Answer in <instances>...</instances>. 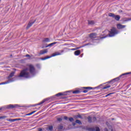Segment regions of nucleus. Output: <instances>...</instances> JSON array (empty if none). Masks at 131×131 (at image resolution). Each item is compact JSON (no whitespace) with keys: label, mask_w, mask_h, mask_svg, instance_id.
Masks as SVG:
<instances>
[{"label":"nucleus","mask_w":131,"mask_h":131,"mask_svg":"<svg viewBox=\"0 0 131 131\" xmlns=\"http://www.w3.org/2000/svg\"><path fill=\"white\" fill-rule=\"evenodd\" d=\"M35 74V68L34 66L32 64H27L25 68L22 70L18 76L19 78H29L31 75H34Z\"/></svg>","instance_id":"f257e3e1"},{"label":"nucleus","mask_w":131,"mask_h":131,"mask_svg":"<svg viewBox=\"0 0 131 131\" xmlns=\"http://www.w3.org/2000/svg\"><path fill=\"white\" fill-rule=\"evenodd\" d=\"M116 34H118V31L115 28L112 29L111 31L105 30L103 32V36H100V38H106V37H112V36H114Z\"/></svg>","instance_id":"f03ea898"},{"label":"nucleus","mask_w":131,"mask_h":131,"mask_svg":"<svg viewBox=\"0 0 131 131\" xmlns=\"http://www.w3.org/2000/svg\"><path fill=\"white\" fill-rule=\"evenodd\" d=\"M126 74H129V73H126L125 74H123L122 75L120 76V77H117L115 79H112V80L108 81V83H111V82H115V81H118L120 79V77L122 76V75H126Z\"/></svg>","instance_id":"7ed1b4c3"},{"label":"nucleus","mask_w":131,"mask_h":131,"mask_svg":"<svg viewBox=\"0 0 131 131\" xmlns=\"http://www.w3.org/2000/svg\"><path fill=\"white\" fill-rule=\"evenodd\" d=\"M63 53H64V50H60L59 52H55L51 56H50V57H51V58H52V57H55V56H60V55H62V54H63Z\"/></svg>","instance_id":"20e7f679"},{"label":"nucleus","mask_w":131,"mask_h":131,"mask_svg":"<svg viewBox=\"0 0 131 131\" xmlns=\"http://www.w3.org/2000/svg\"><path fill=\"white\" fill-rule=\"evenodd\" d=\"M64 129V126H63L62 124H59L56 127L55 130L57 131H63Z\"/></svg>","instance_id":"39448f33"},{"label":"nucleus","mask_w":131,"mask_h":131,"mask_svg":"<svg viewBox=\"0 0 131 131\" xmlns=\"http://www.w3.org/2000/svg\"><path fill=\"white\" fill-rule=\"evenodd\" d=\"M36 20H34L33 21H30L29 23V24H28V26H27V29H29V28H30V27H31V26H32V25H33V24H34V23H35Z\"/></svg>","instance_id":"423d86ee"},{"label":"nucleus","mask_w":131,"mask_h":131,"mask_svg":"<svg viewBox=\"0 0 131 131\" xmlns=\"http://www.w3.org/2000/svg\"><path fill=\"white\" fill-rule=\"evenodd\" d=\"M16 107V105L9 104L6 106V109H13Z\"/></svg>","instance_id":"0eeeda50"},{"label":"nucleus","mask_w":131,"mask_h":131,"mask_svg":"<svg viewBox=\"0 0 131 131\" xmlns=\"http://www.w3.org/2000/svg\"><path fill=\"white\" fill-rule=\"evenodd\" d=\"M117 27L118 29H122L123 28H125L126 26L125 25H122L121 24H118L117 25Z\"/></svg>","instance_id":"6e6552de"},{"label":"nucleus","mask_w":131,"mask_h":131,"mask_svg":"<svg viewBox=\"0 0 131 131\" xmlns=\"http://www.w3.org/2000/svg\"><path fill=\"white\" fill-rule=\"evenodd\" d=\"M83 89H85V90L83 91V93H84L85 94V93H88V92H89V91H90V90H92V88L91 87H84Z\"/></svg>","instance_id":"1a4fd4ad"},{"label":"nucleus","mask_w":131,"mask_h":131,"mask_svg":"<svg viewBox=\"0 0 131 131\" xmlns=\"http://www.w3.org/2000/svg\"><path fill=\"white\" fill-rule=\"evenodd\" d=\"M96 36H97V33H93L90 34V38H96Z\"/></svg>","instance_id":"9d476101"},{"label":"nucleus","mask_w":131,"mask_h":131,"mask_svg":"<svg viewBox=\"0 0 131 131\" xmlns=\"http://www.w3.org/2000/svg\"><path fill=\"white\" fill-rule=\"evenodd\" d=\"M48 53V50H41L40 51V55H43V54H47Z\"/></svg>","instance_id":"9b49d317"},{"label":"nucleus","mask_w":131,"mask_h":131,"mask_svg":"<svg viewBox=\"0 0 131 131\" xmlns=\"http://www.w3.org/2000/svg\"><path fill=\"white\" fill-rule=\"evenodd\" d=\"M42 42H50V38H45L42 39Z\"/></svg>","instance_id":"f8f14e48"},{"label":"nucleus","mask_w":131,"mask_h":131,"mask_svg":"<svg viewBox=\"0 0 131 131\" xmlns=\"http://www.w3.org/2000/svg\"><path fill=\"white\" fill-rule=\"evenodd\" d=\"M74 54L75 55V56H79V55H80V50H78L74 52Z\"/></svg>","instance_id":"ddd939ff"},{"label":"nucleus","mask_w":131,"mask_h":131,"mask_svg":"<svg viewBox=\"0 0 131 131\" xmlns=\"http://www.w3.org/2000/svg\"><path fill=\"white\" fill-rule=\"evenodd\" d=\"M115 20H116V21H119L120 19V16H119V15H115Z\"/></svg>","instance_id":"4468645a"},{"label":"nucleus","mask_w":131,"mask_h":131,"mask_svg":"<svg viewBox=\"0 0 131 131\" xmlns=\"http://www.w3.org/2000/svg\"><path fill=\"white\" fill-rule=\"evenodd\" d=\"M89 25H94L95 24V21L94 20H88Z\"/></svg>","instance_id":"2eb2a0df"},{"label":"nucleus","mask_w":131,"mask_h":131,"mask_svg":"<svg viewBox=\"0 0 131 131\" xmlns=\"http://www.w3.org/2000/svg\"><path fill=\"white\" fill-rule=\"evenodd\" d=\"M14 74H15V72H12L8 77V79L11 78V77H13Z\"/></svg>","instance_id":"dca6fc26"},{"label":"nucleus","mask_w":131,"mask_h":131,"mask_svg":"<svg viewBox=\"0 0 131 131\" xmlns=\"http://www.w3.org/2000/svg\"><path fill=\"white\" fill-rule=\"evenodd\" d=\"M56 43H57V42H54L53 43L49 44L46 47V48H49V47H53V46H54V45H56Z\"/></svg>","instance_id":"f3484780"},{"label":"nucleus","mask_w":131,"mask_h":131,"mask_svg":"<svg viewBox=\"0 0 131 131\" xmlns=\"http://www.w3.org/2000/svg\"><path fill=\"white\" fill-rule=\"evenodd\" d=\"M36 112V111H34L29 114H27L26 115V116H29L30 115H32V114H34V113H35Z\"/></svg>","instance_id":"a211bd4d"},{"label":"nucleus","mask_w":131,"mask_h":131,"mask_svg":"<svg viewBox=\"0 0 131 131\" xmlns=\"http://www.w3.org/2000/svg\"><path fill=\"white\" fill-rule=\"evenodd\" d=\"M11 82V81H7L5 82H1V84L2 85V84H8V83H10Z\"/></svg>","instance_id":"6ab92c4d"},{"label":"nucleus","mask_w":131,"mask_h":131,"mask_svg":"<svg viewBox=\"0 0 131 131\" xmlns=\"http://www.w3.org/2000/svg\"><path fill=\"white\" fill-rule=\"evenodd\" d=\"M109 17H113V18H114L115 17V14L112 13H108Z\"/></svg>","instance_id":"aec40b11"},{"label":"nucleus","mask_w":131,"mask_h":131,"mask_svg":"<svg viewBox=\"0 0 131 131\" xmlns=\"http://www.w3.org/2000/svg\"><path fill=\"white\" fill-rule=\"evenodd\" d=\"M50 58H51V56H47L46 57H43V58H41V60H47V59H50Z\"/></svg>","instance_id":"412c9836"},{"label":"nucleus","mask_w":131,"mask_h":131,"mask_svg":"<svg viewBox=\"0 0 131 131\" xmlns=\"http://www.w3.org/2000/svg\"><path fill=\"white\" fill-rule=\"evenodd\" d=\"M109 88H111V86L108 85H106L102 88V90H106V89H109Z\"/></svg>","instance_id":"4be33fe9"},{"label":"nucleus","mask_w":131,"mask_h":131,"mask_svg":"<svg viewBox=\"0 0 131 131\" xmlns=\"http://www.w3.org/2000/svg\"><path fill=\"white\" fill-rule=\"evenodd\" d=\"M46 101H47V99H44L42 101H41L40 102L38 103L37 105H41V104H43V103H45V102H46Z\"/></svg>","instance_id":"5701e85b"},{"label":"nucleus","mask_w":131,"mask_h":131,"mask_svg":"<svg viewBox=\"0 0 131 131\" xmlns=\"http://www.w3.org/2000/svg\"><path fill=\"white\" fill-rule=\"evenodd\" d=\"M79 93H80V91H79V90H75L73 92V94H79Z\"/></svg>","instance_id":"b1692460"},{"label":"nucleus","mask_w":131,"mask_h":131,"mask_svg":"<svg viewBox=\"0 0 131 131\" xmlns=\"http://www.w3.org/2000/svg\"><path fill=\"white\" fill-rule=\"evenodd\" d=\"M76 123H78V124H82L81 121L79 120H76Z\"/></svg>","instance_id":"393cba45"},{"label":"nucleus","mask_w":131,"mask_h":131,"mask_svg":"<svg viewBox=\"0 0 131 131\" xmlns=\"http://www.w3.org/2000/svg\"><path fill=\"white\" fill-rule=\"evenodd\" d=\"M53 126H49L48 127L49 130L52 131L53 130Z\"/></svg>","instance_id":"a878e982"},{"label":"nucleus","mask_w":131,"mask_h":131,"mask_svg":"<svg viewBox=\"0 0 131 131\" xmlns=\"http://www.w3.org/2000/svg\"><path fill=\"white\" fill-rule=\"evenodd\" d=\"M69 121H70L71 122H72V121H74V119H73V118H72V117L69 118Z\"/></svg>","instance_id":"bb28decb"},{"label":"nucleus","mask_w":131,"mask_h":131,"mask_svg":"<svg viewBox=\"0 0 131 131\" xmlns=\"http://www.w3.org/2000/svg\"><path fill=\"white\" fill-rule=\"evenodd\" d=\"M89 122H92V118L91 117H88V118Z\"/></svg>","instance_id":"cd10ccee"},{"label":"nucleus","mask_w":131,"mask_h":131,"mask_svg":"<svg viewBox=\"0 0 131 131\" xmlns=\"http://www.w3.org/2000/svg\"><path fill=\"white\" fill-rule=\"evenodd\" d=\"M96 131H100V128L98 127H95Z\"/></svg>","instance_id":"c85d7f7f"},{"label":"nucleus","mask_w":131,"mask_h":131,"mask_svg":"<svg viewBox=\"0 0 131 131\" xmlns=\"http://www.w3.org/2000/svg\"><path fill=\"white\" fill-rule=\"evenodd\" d=\"M63 95V94L61 93H59L57 94H56V96H62Z\"/></svg>","instance_id":"c756f323"},{"label":"nucleus","mask_w":131,"mask_h":131,"mask_svg":"<svg viewBox=\"0 0 131 131\" xmlns=\"http://www.w3.org/2000/svg\"><path fill=\"white\" fill-rule=\"evenodd\" d=\"M57 120H58V121H62V118H58L57 119Z\"/></svg>","instance_id":"7c9ffc66"},{"label":"nucleus","mask_w":131,"mask_h":131,"mask_svg":"<svg viewBox=\"0 0 131 131\" xmlns=\"http://www.w3.org/2000/svg\"><path fill=\"white\" fill-rule=\"evenodd\" d=\"M63 118L65 120H67L68 119V117L67 116H64Z\"/></svg>","instance_id":"2f4dec72"},{"label":"nucleus","mask_w":131,"mask_h":131,"mask_svg":"<svg viewBox=\"0 0 131 131\" xmlns=\"http://www.w3.org/2000/svg\"><path fill=\"white\" fill-rule=\"evenodd\" d=\"M113 93H110L105 96V97L107 98V97H108V96H110V95H112Z\"/></svg>","instance_id":"473e14b6"},{"label":"nucleus","mask_w":131,"mask_h":131,"mask_svg":"<svg viewBox=\"0 0 131 131\" xmlns=\"http://www.w3.org/2000/svg\"><path fill=\"white\" fill-rule=\"evenodd\" d=\"M15 120H11V121H15ZM16 120H21V119H17Z\"/></svg>","instance_id":"72a5a7b5"},{"label":"nucleus","mask_w":131,"mask_h":131,"mask_svg":"<svg viewBox=\"0 0 131 131\" xmlns=\"http://www.w3.org/2000/svg\"><path fill=\"white\" fill-rule=\"evenodd\" d=\"M81 48H82V46L77 47L76 49H77V50H79V49H81Z\"/></svg>","instance_id":"f704fd0d"},{"label":"nucleus","mask_w":131,"mask_h":131,"mask_svg":"<svg viewBox=\"0 0 131 131\" xmlns=\"http://www.w3.org/2000/svg\"><path fill=\"white\" fill-rule=\"evenodd\" d=\"M76 50H77V49L76 48H73L71 49V51H76Z\"/></svg>","instance_id":"c9c22d12"},{"label":"nucleus","mask_w":131,"mask_h":131,"mask_svg":"<svg viewBox=\"0 0 131 131\" xmlns=\"http://www.w3.org/2000/svg\"><path fill=\"white\" fill-rule=\"evenodd\" d=\"M25 57H29V58H30V55L29 54H27Z\"/></svg>","instance_id":"e433bc0d"},{"label":"nucleus","mask_w":131,"mask_h":131,"mask_svg":"<svg viewBox=\"0 0 131 131\" xmlns=\"http://www.w3.org/2000/svg\"><path fill=\"white\" fill-rule=\"evenodd\" d=\"M38 131H42V129L41 128H39L38 129Z\"/></svg>","instance_id":"4c0bfd02"},{"label":"nucleus","mask_w":131,"mask_h":131,"mask_svg":"<svg viewBox=\"0 0 131 131\" xmlns=\"http://www.w3.org/2000/svg\"><path fill=\"white\" fill-rule=\"evenodd\" d=\"M77 117H78V118H81V116L80 115H78Z\"/></svg>","instance_id":"58836bf2"},{"label":"nucleus","mask_w":131,"mask_h":131,"mask_svg":"<svg viewBox=\"0 0 131 131\" xmlns=\"http://www.w3.org/2000/svg\"><path fill=\"white\" fill-rule=\"evenodd\" d=\"M93 119L94 121H96V117H94Z\"/></svg>","instance_id":"ea45409f"},{"label":"nucleus","mask_w":131,"mask_h":131,"mask_svg":"<svg viewBox=\"0 0 131 131\" xmlns=\"http://www.w3.org/2000/svg\"><path fill=\"white\" fill-rule=\"evenodd\" d=\"M119 13H122V10H119Z\"/></svg>","instance_id":"a19ab883"},{"label":"nucleus","mask_w":131,"mask_h":131,"mask_svg":"<svg viewBox=\"0 0 131 131\" xmlns=\"http://www.w3.org/2000/svg\"><path fill=\"white\" fill-rule=\"evenodd\" d=\"M76 124L75 123H73V125L74 126Z\"/></svg>","instance_id":"79ce46f5"},{"label":"nucleus","mask_w":131,"mask_h":131,"mask_svg":"<svg viewBox=\"0 0 131 131\" xmlns=\"http://www.w3.org/2000/svg\"><path fill=\"white\" fill-rule=\"evenodd\" d=\"M104 130H105V131H108V129L105 128V129H104Z\"/></svg>","instance_id":"37998d69"},{"label":"nucleus","mask_w":131,"mask_h":131,"mask_svg":"<svg viewBox=\"0 0 131 131\" xmlns=\"http://www.w3.org/2000/svg\"><path fill=\"white\" fill-rule=\"evenodd\" d=\"M91 131H94V129H91Z\"/></svg>","instance_id":"c03bdc74"},{"label":"nucleus","mask_w":131,"mask_h":131,"mask_svg":"<svg viewBox=\"0 0 131 131\" xmlns=\"http://www.w3.org/2000/svg\"><path fill=\"white\" fill-rule=\"evenodd\" d=\"M85 46H89V43L86 44Z\"/></svg>","instance_id":"a18cd8bd"},{"label":"nucleus","mask_w":131,"mask_h":131,"mask_svg":"<svg viewBox=\"0 0 131 131\" xmlns=\"http://www.w3.org/2000/svg\"><path fill=\"white\" fill-rule=\"evenodd\" d=\"M0 110H2V108H0Z\"/></svg>","instance_id":"49530a36"},{"label":"nucleus","mask_w":131,"mask_h":131,"mask_svg":"<svg viewBox=\"0 0 131 131\" xmlns=\"http://www.w3.org/2000/svg\"><path fill=\"white\" fill-rule=\"evenodd\" d=\"M0 85H1V83H0Z\"/></svg>","instance_id":"de8ad7c7"}]
</instances>
